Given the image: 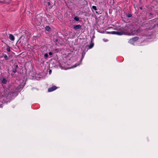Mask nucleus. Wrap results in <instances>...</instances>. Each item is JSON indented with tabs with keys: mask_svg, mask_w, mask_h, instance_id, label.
Listing matches in <instances>:
<instances>
[{
	"mask_svg": "<svg viewBox=\"0 0 158 158\" xmlns=\"http://www.w3.org/2000/svg\"><path fill=\"white\" fill-rule=\"evenodd\" d=\"M93 44H91L89 46V48L90 49V48H92L93 47Z\"/></svg>",
	"mask_w": 158,
	"mask_h": 158,
	"instance_id": "nucleus-13",
	"label": "nucleus"
},
{
	"mask_svg": "<svg viewBox=\"0 0 158 158\" xmlns=\"http://www.w3.org/2000/svg\"><path fill=\"white\" fill-rule=\"evenodd\" d=\"M18 67V65H15V69H17Z\"/></svg>",
	"mask_w": 158,
	"mask_h": 158,
	"instance_id": "nucleus-14",
	"label": "nucleus"
},
{
	"mask_svg": "<svg viewBox=\"0 0 158 158\" xmlns=\"http://www.w3.org/2000/svg\"><path fill=\"white\" fill-rule=\"evenodd\" d=\"M103 40H104V41H106V40H104V39Z\"/></svg>",
	"mask_w": 158,
	"mask_h": 158,
	"instance_id": "nucleus-22",
	"label": "nucleus"
},
{
	"mask_svg": "<svg viewBox=\"0 0 158 158\" xmlns=\"http://www.w3.org/2000/svg\"><path fill=\"white\" fill-rule=\"evenodd\" d=\"M48 6H49V5H50V2H48Z\"/></svg>",
	"mask_w": 158,
	"mask_h": 158,
	"instance_id": "nucleus-20",
	"label": "nucleus"
},
{
	"mask_svg": "<svg viewBox=\"0 0 158 158\" xmlns=\"http://www.w3.org/2000/svg\"><path fill=\"white\" fill-rule=\"evenodd\" d=\"M6 50L7 51L9 52H10V48L9 47H8Z\"/></svg>",
	"mask_w": 158,
	"mask_h": 158,
	"instance_id": "nucleus-12",
	"label": "nucleus"
},
{
	"mask_svg": "<svg viewBox=\"0 0 158 158\" xmlns=\"http://www.w3.org/2000/svg\"><path fill=\"white\" fill-rule=\"evenodd\" d=\"M12 71L14 73H16L17 72L16 69H12Z\"/></svg>",
	"mask_w": 158,
	"mask_h": 158,
	"instance_id": "nucleus-11",
	"label": "nucleus"
},
{
	"mask_svg": "<svg viewBox=\"0 0 158 158\" xmlns=\"http://www.w3.org/2000/svg\"><path fill=\"white\" fill-rule=\"evenodd\" d=\"M74 19L76 21H78L79 20V18L77 17H75Z\"/></svg>",
	"mask_w": 158,
	"mask_h": 158,
	"instance_id": "nucleus-7",
	"label": "nucleus"
},
{
	"mask_svg": "<svg viewBox=\"0 0 158 158\" xmlns=\"http://www.w3.org/2000/svg\"><path fill=\"white\" fill-rule=\"evenodd\" d=\"M138 37H135L132 38L130 40V41H136L137 40H138Z\"/></svg>",
	"mask_w": 158,
	"mask_h": 158,
	"instance_id": "nucleus-5",
	"label": "nucleus"
},
{
	"mask_svg": "<svg viewBox=\"0 0 158 158\" xmlns=\"http://www.w3.org/2000/svg\"><path fill=\"white\" fill-rule=\"evenodd\" d=\"M44 56L45 58H47L48 56V54L46 53L44 54Z\"/></svg>",
	"mask_w": 158,
	"mask_h": 158,
	"instance_id": "nucleus-15",
	"label": "nucleus"
},
{
	"mask_svg": "<svg viewBox=\"0 0 158 158\" xmlns=\"http://www.w3.org/2000/svg\"><path fill=\"white\" fill-rule=\"evenodd\" d=\"M78 64H76L75 65H74V66L73 67H76V66H77Z\"/></svg>",
	"mask_w": 158,
	"mask_h": 158,
	"instance_id": "nucleus-17",
	"label": "nucleus"
},
{
	"mask_svg": "<svg viewBox=\"0 0 158 158\" xmlns=\"http://www.w3.org/2000/svg\"><path fill=\"white\" fill-rule=\"evenodd\" d=\"M50 29V27L48 26H46L45 27V29L47 31H49Z\"/></svg>",
	"mask_w": 158,
	"mask_h": 158,
	"instance_id": "nucleus-9",
	"label": "nucleus"
},
{
	"mask_svg": "<svg viewBox=\"0 0 158 158\" xmlns=\"http://www.w3.org/2000/svg\"><path fill=\"white\" fill-rule=\"evenodd\" d=\"M2 81L3 83L5 84L6 83L7 81L5 79L3 78Z\"/></svg>",
	"mask_w": 158,
	"mask_h": 158,
	"instance_id": "nucleus-6",
	"label": "nucleus"
},
{
	"mask_svg": "<svg viewBox=\"0 0 158 158\" xmlns=\"http://www.w3.org/2000/svg\"><path fill=\"white\" fill-rule=\"evenodd\" d=\"M133 34H131H131L129 33V34H127V35H133Z\"/></svg>",
	"mask_w": 158,
	"mask_h": 158,
	"instance_id": "nucleus-21",
	"label": "nucleus"
},
{
	"mask_svg": "<svg viewBox=\"0 0 158 158\" xmlns=\"http://www.w3.org/2000/svg\"><path fill=\"white\" fill-rule=\"evenodd\" d=\"M51 72H52L51 70H50L49 71V74H50L51 73Z\"/></svg>",
	"mask_w": 158,
	"mask_h": 158,
	"instance_id": "nucleus-19",
	"label": "nucleus"
},
{
	"mask_svg": "<svg viewBox=\"0 0 158 158\" xmlns=\"http://www.w3.org/2000/svg\"><path fill=\"white\" fill-rule=\"evenodd\" d=\"M56 87L55 86H54L51 88H49L48 89V92L52 91L56 89Z\"/></svg>",
	"mask_w": 158,
	"mask_h": 158,
	"instance_id": "nucleus-1",
	"label": "nucleus"
},
{
	"mask_svg": "<svg viewBox=\"0 0 158 158\" xmlns=\"http://www.w3.org/2000/svg\"><path fill=\"white\" fill-rule=\"evenodd\" d=\"M9 38L10 40L14 41L15 40V37L12 34H10L9 35Z\"/></svg>",
	"mask_w": 158,
	"mask_h": 158,
	"instance_id": "nucleus-3",
	"label": "nucleus"
},
{
	"mask_svg": "<svg viewBox=\"0 0 158 158\" xmlns=\"http://www.w3.org/2000/svg\"><path fill=\"white\" fill-rule=\"evenodd\" d=\"M113 34H116L119 35H121L123 34L122 32L118 31H113L111 32Z\"/></svg>",
	"mask_w": 158,
	"mask_h": 158,
	"instance_id": "nucleus-2",
	"label": "nucleus"
},
{
	"mask_svg": "<svg viewBox=\"0 0 158 158\" xmlns=\"http://www.w3.org/2000/svg\"><path fill=\"white\" fill-rule=\"evenodd\" d=\"M92 8L93 9H94V10H97L96 7L95 6H93Z\"/></svg>",
	"mask_w": 158,
	"mask_h": 158,
	"instance_id": "nucleus-10",
	"label": "nucleus"
},
{
	"mask_svg": "<svg viewBox=\"0 0 158 158\" xmlns=\"http://www.w3.org/2000/svg\"><path fill=\"white\" fill-rule=\"evenodd\" d=\"M81 27V26L80 25H76L74 26V28L75 30L78 29L80 28Z\"/></svg>",
	"mask_w": 158,
	"mask_h": 158,
	"instance_id": "nucleus-4",
	"label": "nucleus"
},
{
	"mask_svg": "<svg viewBox=\"0 0 158 158\" xmlns=\"http://www.w3.org/2000/svg\"><path fill=\"white\" fill-rule=\"evenodd\" d=\"M52 54V53L51 52H50L49 53V54L50 55H51Z\"/></svg>",
	"mask_w": 158,
	"mask_h": 158,
	"instance_id": "nucleus-18",
	"label": "nucleus"
},
{
	"mask_svg": "<svg viewBox=\"0 0 158 158\" xmlns=\"http://www.w3.org/2000/svg\"><path fill=\"white\" fill-rule=\"evenodd\" d=\"M127 16L128 17H130L131 16V14H129Z\"/></svg>",
	"mask_w": 158,
	"mask_h": 158,
	"instance_id": "nucleus-16",
	"label": "nucleus"
},
{
	"mask_svg": "<svg viewBox=\"0 0 158 158\" xmlns=\"http://www.w3.org/2000/svg\"><path fill=\"white\" fill-rule=\"evenodd\" d=\"M4 57L6 60H8V56H7V55L6 54L4 55Z\"/></svg>",
	"mask_w": 158,
	"mask_h": 158,
	"instance_id": "nucleus-8",
	"label": "nucleus"
}]
</instances>
